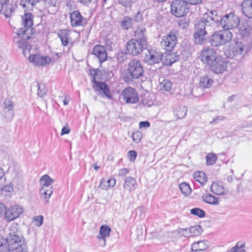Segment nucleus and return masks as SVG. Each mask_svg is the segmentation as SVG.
Listing matches in <instances>:
<instances>
[{
	"label": "nucleus",
	"mask_w": 252,
	"mask_h": 252,
	"mask_svg": "<svg viewBox=\"0 0 252 252\" xmlns=\"http://www.w3.org/2000/svg\"><path fill=\"white\" fill-rule=\"evenodd\" d=\"M33 15L31 13H25L22 17L24 27L20 28L17 31V34L19 36L20 40L16 41L17 46L23 50V53L26 56L27 53H30L31 45L28 43L27 40L32 38L34 30L32 28L33 25Z\"/></svg>",
	"instance_id": "f257e3e1"
},
{
	"label": "nucleus",
	"mask_w": 252,
	"mask_h": 252,
	"mask_svg": "<svg viewBox=\"0 0 252 252\" xmlns=\"http://www.w3.org/2000/svg\"><path fill=\"white\" fill-rule=\"evenodd\" d=\"M205 18L213 28L221 27L223 29L228 30L238 26L240 20L238 16L233 13L226 14L223 17L219 16L216 11H211L205 13Z\"/></svg>",
	"instance_id": "f03ea898"
},
{
	"label": "nucleus",
	"mask_w": 252,
	"mask_h": 252,
	"mask_svg": "<svg viewBox=\"0 0 252 252\" xmlns=\"http://www.w3.org/2000/svg\"><path fill=\"white\" fill-rule=\"evenodd\" d=\"M28 247L22 238L15 232H10L6 241L0 237V252H27Z\"/></svg>",
	"instance_id": "7ed1b4c3"
},
{
	"label": "nucleus",
	"mask_w": 252,
	"mask_h": 252,
	"mask_svg": "<svg viewBox=\"0 0 252 252\" xmlns=\"http://www.w3.org/2000/svg\"><path fill=\"white\" fill-rule=\"evenodd\" d=\"M205 18V14H203L202 20L198 21L195 25V32L194 33V42L196 44L203 43L206 40L207 32L206 28L212 27L211 25L208 23Z\"/></svg>",
	"instance_id": "20e7f679"
},
{
	"label": "nucleus",
	"mask_w": 252,
	"mask_h": 252,
	"mask_svg": "<svg viewBox=\"0 0 252 252\" xmlns=\"http://www.w3.org/2000/svg\"><path fill=\"white\" fill-rule=\"evenodd\" d=\"M232 38V33L228 30H223L215 32L210 38L212 46H218L229 42Z\"/></svg>",
	"instance_id": "39448f33"
},
{
	"label": "nucleus",
	"mask_w": 252,
	"mask_h": 252,
	"mask_svg": "<svg viewBox=\"0 0 252 252\" xmlns=\"http://www.w3.org/2000/svg\"><path fill=\"white\" fill-rule=\"evenodd\" d=\"M128 72L130 77H124V80L126 82L132 81L133 79H137L142 76L143 68L140 62L137 60L131 61L128 64Z\"/></svg>",
	"instance_id": "423d86ee"
},
{
	"label": "nucleus",
	"mask_w": 252,
	"mask_h": 252,
	"mask_svg": "<svg viewBox=\"0 0 252 252\" xmlns=\"http://www.w3.org/2000/svg\"><path fill=\"white\" fill-rule=\"evenodd\" d=\"M171 13L177 17L185 16L189 11V7L184 0H175L171 2Z\"/></svg>",
	"instance_id": "0eeeda50"
},
{
	"label": "nucleus",
	"mask_w": 252,
	"mask_h": 252,
	"mask_svg": "<svg viewBox=\"0 0 252 252\" xmlns=\"http://www.w3.org/2000/svg\"><path fill=\"white\" fill-rule=\"evenodd\" d=\"M146 45L137 39H132L127 42L126 49L130 54L137 56L143 51Z\"/></svg>",
	"instance_id": "6e6552de"
},
{
	"label": "nucleus",
	"mask_w": 252,
	"mask_h": 252,
	"mask_svg": "<svg viewBox=\"0 0 252 252\" xmlns=\"http://www.w3.org/2000/svg\"><path fill=\"white\" fill-rule=\"evenodd\" d=\"M121 96L126 103L135 104L139 101V96L135 89L131 87L125 89L121 93Z\"/></svg>",
	"instance_id": "1a4fd4ad"
},
{
	"label": "nucleus",
	"mask_w": 252,
	"mask_h": 252,
	"mask_svg": "<svg viewBox=\"0 0 252 252\" xmlns=\"http://www.w3.org/2000/svg\"><path fill=\"white\" fill-rule=\"evenodd\" d=\"M177 43L176 36L172 32H170L167 35L164 36L161 40L160 44L161 47L166 52H171Z\"/></svg>",
	"instance_id": "9d476101"
},
{
	"label": "nucleus",
	"mask_w": 252,
	"mask_h": 252,
	"mask_svg": "<svg viewBox=\"0 0 252 252\" xmlns=\"http://www.w3.org/2000/svg\"><path fill=\"white\" fill-rule=\"evenodd\" d=\"M200 58L202 62L210 66L217 58L216 52L213 48H205L201 53Z\"/></svg>",
	"instance_id": "9b49d317"
},
{
	"label": "nucleus",
	"mask_w": 252,
	"mask_h": 252,
	"mask_svg": "<svg viewBox=\"0 0 252 252\" xmlns=\"http://www.w3.org/2000/svg\"><path fill=\"white\" fill-rule=\"evenodd\" d=\"M23 209L19 205H13L6 209L5 212V219L10 221L14 220L23 213Z\"/></svg>",
	"instance_id": "f8f14e48"
},
{
	"label": "nucleus",
	"mask_w": 252,
	"mask_h": 252,
	"mask_svg": "<svg viewBox=\"0 0 252 252\" xmlns=\"http://www.w3.org/2000/svg\"><path fill=\"white\" fill-rule=\"evenodd\" d=\"M163 55L155 50H148L145 54V61L149 65L158 63L162 60Z\"/></svg>",
	"instance_id": "ddd939ff"
},
{
	"label": "nucleus",
	"mask_w": 252,
	"mask_h": 252,
	"mask_svg": "<svg viewBox=\"0 0 252 252\" xmlns=\"http://www.w3.org/2000/svg\"><path fill=\"white\" fill-rule=\"evenodd\" d=\"M244 45L240 42H236L232 45L228 51V58H242L244 52Z\"/></svg>",
	"instance_id": "4468645a"
},
{
	"label": "nucleus",
	"mask_w": 252,
	"mask_h": 252,
	"mask_svg": "<svg viewBox=\"0 0 252 252\" xmlns=\"http://www.w3.org/2000/svg\"><path fill=\"white\" fill-rule=\"evenodd\" d=\"M210 67L211 70L215 73H221L226 70L227 63L219 58H217L215 61L210 65Z\"/></svg>",
	"instance_id": "2eb2a0df"
},
{
	"label": "nucleus",
	"mask_w": 252,
	"mask_h": 252,
	"mask_svg": "<svg viewBox=\"0 0 252 252\" xmlns=\"http://www.w3.org/2000/svg\"><path fill=\"white\" fill-rule=\"evenodd\" d=\"M70 24L73 27L83 26L86 20L78 11H74L70 13Z\"/></svg>",
	"instance_id": "dca6fc26"
},
{
	"label": "nucleus",
	"mask_w": 252,
	"mask_h": 252,
	"mask_svg": "<svg viewBox=\"0 0 252 252\" xmlns=\"http://www.w3.org/2000/svg\"><path fill=\"white\" fill-rule=\"evenodd\" d=\"M93 54L98 59L100 63L105 62L107 59V53L103 46H95L93 50Z\"/></svg>",
	"instance_id": "f3484780"
},
{
	"label": "nucleus",
	"mask_w": 252,
	"mask_h": 252,
	"mask_svg": "<svg viewBox=\"0 0 252 252\" xmlns=\"http://www.w3.org/2000/svg\"><path fill=\"white\" fill-rule=\"evenodd\" d=\"M3 115L8 121H10L14 116L13 104L11 100L6 99L3 106Z\"/></svg>",
	"instance_id": "a211bd4d"
},
{
	"label": "nucleus",
	"mask_w": 252,
	"mask_h": 252,
	"mask_svg": "<svg viewBox=\"0 0 252 252\" xmlns=\"http://www.w3.org/2000/svg\"><path fill=\"white\" fill-rule=\"evenodd\" d=\"M111 231V228L106 225H102L100 226L99 235L97 236V238L99 239V244L101 246L104 247L106 245V238L109 236Z\"/></svg>",
	"instance_id": "6ab92c4d"
},
{
	"label": "nucleus",
	"mask_w": 252,
	"mask_h": 252,
	"mask_svg": "<svg viewBox=\"0 0 252 252\" xmlns=\"http://www.w3.org/2000/svg\"><path fill=\"white\" fill-rule=\"evenodd\" d=\"M29 61L35 65H44L49 63L51 60L47 57L42 56L39 54L31 55L29 58Z\"/></svg>",
	"instance_id": "aec40b11"
},
{
	"label": "nucleus",
	"mask_w": 252,
	"mask_h": 252,
	"mask_svg": "<svg viewBox=\"0 0 252 252\" xmlns=\"http://www.w3.org/2000/svg\"><path fill=\"white\" fill-rule=\"evenodd\" d=\"M179 54L177 52H168V53L162 58L163 64L167 66L171 65L173 63L179 60Z\"/></svg>",
	"instance_id": "412c9836"
},
{
	"label": "nucleus",
	"mask_w": 252,
	"mask_h": 252,
	"mask_svg": "<svg viewBox=\"0 0 252 252\" xmlns=\"http://www.w3.org/2000/svg\"><path fill=\"white\" fill-rule=\"evenodd\" d=\"M137 187V182L135 179L129 176L126 178L123 185L124 192H131L134 191Z\"/></svg>",
	"instance_id": "4be33fe9"
},
{
	"label": "nucleus",
	"mask_w": 252,
	"mask_h": 252,
	"mask_svg": "<svg viewBox=\"0 0 252 252\" xmlns=\"http://www.w3.org/2000/svg\"><path fill=\"white\" fill-rule=\"evenodd\" d=\"M0 5V12L2 14H4L6 18L10 17L12 16L17 7L16 5H13L10 2H7L6 3Z\"/></svg>",
	"instance_id": "5701e85b"
},
{
	"label": "nucleus",
	"mask_w": 252,
	"mask_h": 252,
	"mask_svg": "<svg viewBox=\"0 0 252 252\" xmlns=\"http://www.w3.org/2000/svg\"><path fill=\"white\" fill-rule=\"evenodd\" d=\"M243 13L248 18H252V0H244L241 3Z\"/></svg>",
	"instance_id": "b1692460"
},
{
	"label": "nucleus",
	"mask_w": 252,
	"mask_h": 252,
	"mask_svg": "<svg viewBox=\"0 0 252 252\" xmlns=\"http://www.w3.org/2000/svg\"><path fill=\"white\" fill-rule=\"evenodd\" d=\"M211 191L217 195L226 194L228 192L221 183L213 182L211 186Z\"/></svg>",
	"instance_id": "393cba45"
},
{
	"label": "nucleus",
	"mask_w": 252,
	"mask_h": 252,
	"mask_svg": "<svg viewBox=\"0 0 252 252\" xmlns=\"http://www.w3.org/2000/svg\"><path fill=\"white\" fill-rule=\"evenodd\" d=\"M94 83L99 90L101 91L108 98H111L112 95L108 86L104 82H99L94 80Z\"/></svg>",
	"instance_id": "a878e982"
},
{
	"label": "nucleus",
	"mask_w": 252,
	"mask_h": 252,
	"mask_svg": "<svg viewBox=\"0 0 252 252\" xmlns=\"http://www.w3.org/2000/svg\"><path fill=\"white\" fill-rule=\"evenodd\" d=\"M146 29L143 27H138L135 32V39H137L141 42L147 44V36L145 35Z\"/></svg>",
	"instance_id": "bb28decb"
},
{
	"label": "nucleus",
	"mask_w": 252,
	"mask_h": 252,
	"mask_svg": "<svg viewBox=\"0 0 252 252\" xmlns=\"http://www.w3.org/2000/svg\"><path fill=\"white\" fill-rule=\"evenodd\" d=\"M213 79L208 75H204L200 78L199 86L203 88H210L213 83Z\"/></svg>",
	"instance_id": "cd10ccee"
},
{
	"label": "nucleus",
	"mask_w": 252,
	"mask_h": 252,
	"mask_svg": "<svg viewBox=\"0 0 252 252\" xmlns=\"http://www.w3.org/2000/svg\"><path fill=\"white\" fill-rule=\"evenodd\" d=\"M201 198L204 202L212 205H217L220 202L218 198L215 197L210 193L203 194Z\"/></svg>",
	"instance_id": "c85d7f7f"
},
{
	"label": "nucleus",
	"mask_w": 252,
	"mask_h": 252,
	"mask_svg": "<svg viewBox=\"0 0 252 252\" xmlns=\"http://www.w3.org/2000/svg\"><path fill=\"white\" fill-rule=\"evenodd\" d=\"M69 35V31L66 29L61 30L58 32V35L62 41V44L64 46H67L68 44Z\"/></svg>",
	"instance_id": "c756f323"
},
{
	"label": "nucleus",
	"mask_w": 252,
	"mask_h": 252,
	"mask_svg": "<svg viewBox=\"0 0 252 252\" xmlns=\"http://www.w3.org/2000/svg\"><path fill=\"white\" fill-rule=\"evenodd\" d=\"M53 192V188H46L41 187L40 189L39 193L42 199L47 203Z\"/></svg>",
	"instance_id": "7c9ffc66"
},
{
	"label": "nucleus",
	"mask_w": 252,
	"mask_h": 252,
	"mask_svg": "<svg viewBox=\"0 0 252 252\" xmlns=\"http://www.w3.org/2000/svg\"><path fill=\"white\" fill-rule=\"evenodd\" d=\"M116 180L115 179L106 180L102 179L99 187L103 189H107L109 187H113L115 185Z\"/></svg>",
	"instance_id": "2f4dec72"
},
{
	"label": "nucleus",
	"mask_w": 252,
	"mask_h": 252,
	"mask_svg": "<svg viewBox=\"0 0 252 252\" xmlns=\"http://www.w3.org/2000/svg\"><path fill=\"white\" fill-rule=\"evenodd\" d=\"M194 179L198 182L201 185H203L207 182V177L205 173L203 171H196L193 174Z\"/></svg>",
	"instance_id": "473e14b6"
},
{
	"label": "nucleus",
	"mask_w": 252,
	"mask_h": 252,
	"mask_svg": "<svg viewBox=\"0 0 252 252\" xmlns=\"http://www.w3.org/2000/svg\"><path fill=\"white\" fill-rule=\"evenodd\" d=\"M207 248L208 246L202 241L194 243L191 246V251L194 252L204 251Z\"/></svg>",
	"instance_id": "72a5a7b5"
},
{
	"label": "nucleus",
	"mask_w": 252,
	"mask_h": 252,
	"mask_svg": "<svg viewBox=\"0 0 252 252\" xmlns=\"http://www.w3.org/2000/svg\"><path fill=\"white\" fill-rule=\"evenodd\" d=\"M187 109L185 106L177 107L174 111V114L178 119L184 118L187 114Z\"/></svg>",
	"instance_id": "f704fd0d"
},
{
	"label": "nucleus",
	"mask_w": 252,
	"mask_h": 252,
	"mask_svg": "<svg viewBox=\"0 0 252 252\" xmlns=\"http://www.w3.org/2000/svg\"><path fill=\"white\" fill-rule=\"evenodd\" d=\"M40 180L43 182L42 187L53 188L50 185L53 183L54 180L51 178L48 175H43L40 179Z\"/></svg>",
	"instance_id": "c9c22d12"
},
{
	"label": "nucleus",
	"mask_w": 252,
	"mask_h": 252,
	"mask_svg": "<svg viewBox=\"0 0 252 252\" xmlns=\"http://www.w3.org/2000/svg\"><path fill=\"white\" fill-rule=\"evenodd\" d=\"M132 25V19L128 17H125L121 22V27L124 30H127Z\"/></svg>",
	"instance_id": "e433bc0d"
},
{
	"label": "nucleus",
	"mask_w": 252,
	"mask_h": 252,
	"mask_svg": "<svg viewBox=\"0 0 252 252\" xmlns=\"http://www.w3.org/2000/svg\"><path fill=\"white\" fill-rule=\"evenodd\" d=\"M40 0H22L20 5L27 9L32 8L35 3L38 2Z\"/></svg>",
	"instance_id": "4c0bfd02"
},
{
	"label": "nucleus",
	"mask_w": 252,
	"mask_h": 252,
	"mask_svg": "<svg viewBox=\"0 0 252 252\" xmlns=\"http://www.w3.org/2000/svg\"><path fill=\"white\" fill-rule=\"evenodd\" d=\"M252 28L247 24L240 27V33L243 36H248L251 32Z\"/></svg>",
	"instance_id": "58836bf2"
},
{
	"label": "nucleus",
	"mask_w": 252,
	"mask_h": 252,
	"mask_svg": "<svg viewBox=\"0 0 252 252\" xmlns=\"http://www.w3.org/2000/svg\"><path fill=\"white\" fill-rule=\"evenodd\" d=\"M179 189L182 193L186 196L189 195L191 193L190 187L187 183L183 182L180 184Z\"/></svg>",
	"instance_id": "ea45409f"
},
{
	"label": "nucleus",
	"mask_w": 252,
	"mask_h": 252,
	"mask_svg": "<svg viewBox=\"0 0 252 252\" xmlns=\"http://www.w3.org/2000/svg\"><path fill=\"white\" fill-rule=\"evenodd\" d=\"M36 86L37 87V94L38 96L43 97L47 94V90L45 86L43 83H36Z\"/></svg>",
	"instance_id": "a19ab883"
},
{
	"label": "nucleus",
	"mask_w": 252,
	"mask_h": 252,
	"mask_svg": "<svg viewBox=\"0 0 252 252\" xmlns=\"http://www.w3.org/2000/svg\"><path fill=\"white\" fill-rule=\"evenodd\" d=\"M240 242L237 243L236 246L232 247L230 250V252H246L245 250V244L242 243L240 244Z\"/></svg>",
	"instance_id": "79ce46f5"
},
{
	"label": "nucleus",
	"mask_w": 252,
	"mask_h": 252,
	"mask_svg": "<svg viewBox=\"0 0 252 252\" xmlns=\"http://www.w3.org/2000/svg\"><path fill=\"white\" fill-rule=\"evenodd\" d=\"M206 164L208 165H212L214 164L217 159V157L215 154L213 153H209L206 157Z\"/></svg>",
	"instance_id": "37998d69"
},
{
	"label": "nucleus",
	"mask_w": 252,
	"mask_h": 252,
	"mask_svg": "<svg viewBox=\"0 0 252 252\" xmlns=\"http://www.w3.org/2000/svg\"><path fill=\"white\" fill-rule=\"evenodd\" d=\"M172 83L168 80H164L160 84V89L165 91H169L171 88Z\"/></svg>",
	"instance_id": "c03bdc74"
},
{
	"label": "nucleus",
	"mask_w": 252,
	"mask_h": 252,
	"mask_svg": "<svg viewBox=\"0 0 252 252\" xmlns=\"http://www.w3.org/2000/svg\"><path fill=\"white\" fill-rule=\"evenodd\" d=\"M116 58L118 62L123 63L127 59V53L126 51H119L116 55Z\"/></svg>",
	"instance_id": "a18cd8bd"
},
{
	"label": "nucleus",
	"mask_w": 252,
	"mask_h": 252,
	"mask_svg": "<svg viewBox=\"0 0 252 252\" xmlns=\"http://www.w3.org/2000/svg\"><path fill=\"white\" fill-rule=\"evenodd\" d=\"M189 229L191 236H197L199 235L202 231L201 227L198 225L190 227Z\"/></svg>",
	"instance_id": "49530a36"
},
{
	"label": "nucleus",
	"mask_w": 252,
	"mask_h": 252,
	"mask_svg": "<svg viewBox=\"0 0 252 252\" xmlns=\"http://www.w3.org/2000/svg\"><path fill=\"white\" fill-rule=\"evenodd\" d=\"M190 213L192 215L196 216L199 218H203L205 216V212L198 208H194L190 210Z\"/></svg>",
	"instance_id": "de8ad7c7"
},
{
	"label": "nucleus",
	"mask_w": 252,
	"mask_h": 252,
	"mask_svg": "<svg viewBox=\"0 0 252 252\" xmlns=\"http://www.w3.org/2000/svg\"><path fill=\"white\" fill-rule=\"evenodd\" d=\"M105 46L109 50H112L115 46V40L113 37L107 38L105 40Z\"/></svg>",
	"instance_id": "09e8293b"
},
{
	"label": "nucleus",
	"mask_w": 252,
	"mask_h": 252,
	"mask_svg": "<svg viewBox=\"0 0 252 252\" xmlns=\"http://www.w3.org/2000/svg\"><path fill=\"white\" fill-rule=\"evenodd\" d=\"M142 133L140 131H136L133 132L132 135V140L136 143H139L142 138Z\"/></svg>",
	"instance_id": "8fccbe9b"
},
{
	"label": "nucleus",
	"mask_w": 252,
	"mask_h": 252,
	"mask_svg": "<svg viewBox=\"0 0 252 252\" xmlns=\"http://www.w3.org/2000/svg\"><path fill=\"white\" fill-rule=\"evenodd\" d=\"M178 232L184 237H189L191 236L189 228H180L178 230Z\"/></svg>",
	"instance_id": "3c124183"
},
{
	"label": "nucleus",
	"mask_w": 252,
	"mask_h": 252,
	"mask_svg": "<svg viewBox=\"0 0 252 252\" xmlns=\"http://www.w3.org/2000/svg\"><path fill=\"white\" fill-rule=\"evenodd\" d=\"M43 216L40 215L35 216L33 218V220L35 222V225L37 226H40L43 223Z\"/></svg>",
	"instance_id": "603ef678"
},
{
	"label": "nucleus",
	"mask_w": 252,
	"mask_h": 252,
	"mask_svg": "<svg viewBox=\"0 0 252 252\" xmlns=\"http://www.w3.org/2000/svg\"><path fill=\"white\" fill-rule=\"evenodd\" d=\"M58 0H44V3L46 7H56Z\"/></svg>",
	"instance_id": "864d4df0"
},
{
	"label": "nucleus",
	"mask_w": 252,
	"mask_h": 252,
	"mask_svg": "<svg viewBox=\"0 0 252 252\" xmlns=\"http://www.w3.org/2000/svg\"><path fill=\"white\" fill-rule=\"evenodd\" d=\"M136 0H120V2L125 7H128L133 3H134Z\"/></svg>",
	"instance_id": "5fc2aeb1"
},
{
	"label": "nucleus",
	"mask_w": 252,
	"mask_h": 252,
	"mask_svg": "<svg viewBox=\"0 0 252 252\" xmlns=\"http://www.w3.org/2000/svg\"><path fill=\"white\" fill-rule=\"evenodd\" d=\"M134 20L137 22H141L143 21V12L138 11L134 17Z\"/></svg>",
	"instance_id": "6e6d98bb"
},
{
	"label": "nucleus",
	"mask_w": 252,
	"mask_h": 252,
	"mask_svg": "<svg viewBox=\"0 0 252 252\" xmlns=\"http://www.w3.org/2000/svg\"><path fill=\"white\" fill-rule=\"evenodd\" d=\"M224 117H223L222 116H217L216 118H214L212 120V121H211L210 122V124L213 125V124H215L216 123H218L219 122L222 121L224 119Z\"/></svg>",
	"instance_id": "4d7b16f0"
},
{
	"label": "nucleus",
	"mask_w": 252,
	"mask_h": 252,
	"mask_svg": "<svg viewBox=\"0 0 252 252\" xmlns=\"http://www.w3.org/2000/svg\"><path fill=\"white\" fill-rule=\"evenodd\" d=\"M139 127L142 128H148L150 126V124L148 121H142L140 122L139 124Z\"/></svg>",
	"instance_id": "13d9d810"
},
{
	"label": "nucleus",
	"mask_w": 252,
	"mask_h": 252,
	"mask_svg": "<svg viewBox=\"0 0 252 252\" xmlns=\"http://www.w3.org/2000/svg\"><path fill=\"white\" fill-rule=\"evenodd\" d=\"M6 209L7 208L4 204L0 203V217H1L2 215L5 216V212L6 211Z\"/></svg>",
	"instance_id": "bf43d9fd"
},
{
	"label": "nucleus",
	"mask_w": 252,
	"mask_h": 252,
	"mask_svg": "<svg viewBox=\"0 0 252 252\" xmlns=\"http://www.w3.org/2000/svg\"><path fill=\"white\" fill-rule=\"evenodd\" d=\"M186 3L191 5H196L200 3L202 0H184Z\"/></svg>",
	"instance_id": "052dcab7"
},
{
	"label": "nucleus",
	"mask_w": 252,
	"mask_h": 252,
	"mask_svg": "<svg viewBox=\"0 0 252 252\" xmlns=\"http://www.w3.org/2000/svg\"><path fill=\"white\" fill-rule=\"evenodd\" d=\"M70 131V128L67 126V124L66 125V126H64L63 127L62 129V131L61 133V135H63L64 134H68Z\"/></svg>",
	"instance_id": "680f3d73"
},
{
	"label": "nucleus",
	"mask_w": 252,
	"mask_h": 252,
	"mask_svg": "<svg viewBox=\"0 0 252 252\" xmlns=\"http://www.w3.org/2000/svg\"><path fill=\"white\" fill-rule=\"evenodd\" d=\"M128 155L130 157V159L131 161H134L135 159V158L137 156V153L134 151H130L128 152Z\"/></svg>",
	"instance_id": "e2e57ef3"
},
{
	"label": "nucleus",
	"mask_w": 252,
	"mask_h": 252,
	"mask_svg": "<svg viewBox=\"0 0 252 252\" xmlns=\"http://www.w3.org/2000/svg\"><path fill=\"white\" fill-rule=\"evenodd\" d=\"M128 173V169L126 168H122L119 170V174L120 176H124Z\"/></svg>",
	"instance_id": "0e129e2a"
},
{
	"label": "nucleus",
	"mask_w": 252,
	"mask_h": 252,
	"mask_svg": "<svg viewBox=\"0 0 252 252\" xmlns=\"http://www.w3.org/2000/svg\"><path fill=\"white\" fill-rule=\"evenodd\" d=\"M2 190L5 191L11 192L13 190V188L10 186H5Z\"/></svg>",
	"instance_id": "69168bd1"
},
{
	"label": "nucleus",
	"mask_w": 252,
	"mask_h": 252,
	"mask_svg": "<svg viewBox=\"0 0 252 252\" xmlns=\"http://www.w3.org/2000/svg\"><path fill=\"white\" fill-rule=\"evenodd\" d=\"M179 25L184 29H187L188 27V24L186 23H181Z\"/></svg>",
	"instance_id": "338daca9"
},
{
	"label": "nucleus",
	"mask_w": 252,
	"mask_h": 252,
	"mask_svg": "<svg viewBox=\"0 0 252 252\" xmlns=\"http://www.w3.org/2000/svg\"><path fill=\"white\" fill-rule=\"evenodd\" d=\"M82 3L87 4L89 3H91L92 1V0H78Z\"/></svg>",
	"instance_id": "774afa93"
}]
</instances>
